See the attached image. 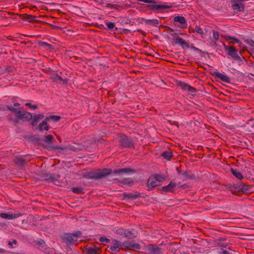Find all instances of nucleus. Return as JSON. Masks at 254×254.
<instances>
[{"label": "nucleus", "mask_w": 254, "mask_h": 254, "mask_svg": "<svg viewBox=\"0 0 254 254\" xmlns=\"http://www.w3.org/2000/svg\"><path fill=\"white\" fill-rule=\"evenodd\" d=\"M245 42H246L249 46L254 47V42L250 39H246L245 40Z\"/></svg>", "instance_id": "obj_47"}, {"label": "nucleus", "mask_w": 254, "mask_h": 254, "mask_svg": "<svg viewBox=\"0 0 254 254\" xmlns=\"http://www.w3.org/2000/svg\"><path fill=\"white\" fill-rule=\"evenodd\" d=\"M161 156L168 160H170L173 157V153L171 151L163 152Z\"/></svg>", "instance_id": "obj_27"}, {"label": "nucleus", "mask_w": 254, "mask_h": 254, "mask_svg": "<svg viewBox=\"0 0 254 254\" xmlns=\"http://www.w3.org/2000/svg\"><path fill=\"white\" fill-rule=\"evenodd\" d=\"M235 3L232 5L233 9L234 10H238L239 11H243L244 10V6L242 3Z\"/></svg>", "instance_id": "obj_21"}, {"label": "nucleus", "mask_w": 254, "mask_h": 254, "mask_svg": "<svg viewBox=\"0 0 254 254\" xmlns=\"http://www.w3.org/2000/svg\"><path fill=\"white\" fill-rule=\"evenodd\" d=\"M125 237L128 239H133L136 237V234L133 230L129 231L127 229Z\"/></svg>", "instance_id": "obj_23"}, {"label": "nucleus", "mask_w": 254, "mask_h": 254, "mask_svg": "<svg viewBox=\"0 0 254 254\" xmlns=\"http://www.w3.org/2000/svg\"><path fill=\"white\" fill-rule=\"evenodd\" d=\"M7 109L8 110H9V111L12 112L13 113H14L15 115H18V112L20 111L18 109H16V108H14V107L9 106H7Z\"/></svg>", "instance_id": "obj_34"}, {"label": "nucleus", "mask_w": 254, "mask_h": 254, "mask_svg": "<svg viewBox=\"0 0 254 254\" xmlns=\"http://www.w3.org/2000/svg\"><path fill=\"white\" fill-rule=\"evenodd\" d=\"M50 120H51V119L50 118V116H49L47 117L44 121H46V122H47V121H49Z\"/></svg>", "instance_id": "obj_58"}, {"label": "nucleus", "mask_w": 254, "mask_h": 254, "mask_svg": "<svg viewBox=\"0 0 254 254\" xmlns=\"http://www.w3.org/2000/svg\"><path fill=\"white\" fill-rule=\"evenodd\" d=\"M152 176L158 183L165 180V177L160 174H156Z\"/></svg>", "instance_id": "obj_30"}, {"label": "nucleus", "mask_w": 254, "mask_h": 254, "mask_svg": "<svg viewBox=\"0 0 254 254\" xmlns=\"http://www.w3.org/2000/svg\"><path fill=\"white\" fill-rule=\"evenodd\" d=\"M230 170L232 174L239 180H242L243 179V175L239 171H237V170L234 169L233 168H231Z\"/></svg>", "instance_id": "obj_22"}, {"label": "nucleus", "mask_w": 254, "mask_h": 254, "mask_svg": "<svg viewBox=\"0 0 254 254\" xmlns=\"http://www.w3.org/2000/svg\"><path fill=\"white\" fill-rule=\"evenodd\" d=\"M107 249L108 251L112 252L118 251L120 250L123 251V243H122L117 240H113L112 243L108 246Z\"/></svg>", "instance_id": "obj_6"}, {"label": "nucleus", "mask_w": 254, "mask_h": 254, "mask_svg": "<svg viewBox=\"0 0 254 254\" xmlns=\"http://www.w3.org/2000/svg\"><path fill=\"white\" fill-rule=\"evenodd\" d=\"M219 254H230L229 252L226 250H222L221 251L219 252Z\"/></svg>", "instance_id": "obj_54"}, {"label": "nucleus", "mask_w": 254, "mask_h": 254, "mask_svg": "<svg viewBox=\"0 0 254 254\" xmlns=\"http://www.w3.org/2000/svg\"><path fill=\"white\" fill-rule=\"evenodd\" d=\"M222 36H224V37L226 40H229L230 42L232 44L237 43L239 44V46H241V42H240V41L236 38L227 35H222Z\"/></svg>", "instance_id": "obj_20"}, {"label": "nucleus", "mask_w": 254, "mask_h": 254, "mask_svg": "<svg viewBox=\"0 0 254 254\" xmlns=\"http://www.w3.org/2000/svg\"><path fill=\"white\" fill-rule=\"evenodd\" d=\"M35 47L38 46V47H44V46H49V47H53V45H51L50 44L43 42H39L38 43L37 45H35Z\"/></svg>", "instance_id": "obj_39"}, {"label": "nucleus", "mask_w": 254, "mask_h": 254, "mask_svg": "<svg viewBox=\"0 0 254 254\" xmlns=\"http://www.w3.org/2000/svg\"><path fill=\"white\" fill-rule=\"evenodd\" d=\"M145 21L147 24H151L155 26H157L159 24V21L157 19H145Z\"/></svg>", "instance_id": "obj_28"}, {"label": "nucleus", "mask_w": 254, "mask_h": 254, "mask_svg": "<svg viewBox=\"0 0 254 254\" xmlns=\"http://www.w3.org/2000/svg\"><path fill=\"white\" fill-rule=\"evenodd\" d=\"M123 195L125 200H134L140 197L141 196L140 193L137 191L130 193L124 192Z\"/></svg>", "instance_id": "obj_13"}, {"label": "nucleus", "mask_w": 254, "mask_h": 254, "mask_svg": "<svg viewBox=\"0 0 254 254\" xmlns=\"http://www.w3.org/2000/svg\"><path fill=\"white\" fill-rule=\"evenodd\" d=\"M194 49L196 50L197 52H198L201 54V55L202 57H204V58H206V56H207L208 57H209V54L208 53H207L206 52H203V51H202V50H200L198 48Z\"/></svg>", "instance_id": "obj_40"}, {"label": "nucleus", "mask_w": 254, "mask_h": 254, "mask_svg": "<svg viewBox=\"0 0 254 254\" xmlns=\"http://www.w3.org/2000/svg\"><path fill=\"white\" fill-rule=\"evenodd\" d=\"M19 120V119H18L17 118H16V119H15L13 120V122L15 123V124H17V123H18V120Z\"/></svg>", "instance_id": "obj_57"}, {"label": "nucleus", "mask_w": 254, "mask_h": 254, "mask_svg": "<svg viewBox=\"0 0 254 254\" xmlns=\"http://www.w3.org/2000/svg\"><path fill=\"white\" fill-rule=\"evenodd\" d=\"M50 118L54 122H58L59 120H60L61 117L59 116L52 115L50 116Z\"/></svg>", "instance_id": "obj_46"}, {"label": "nucleus", "mask_w": 254, "mask_h": 254, "mask_svg": "<svg viewBox=\"0 0 254 254\" xmlns=\"http://www.w3.org/2000/svg\"><path fill=\"white\" fill-rule=\"evenodd\" d=\"M4 252H5V250L0 248V253H4Z\"/></svg>", "instance_id": "obj_61"}, {"label": "nucleus", "mask_w": 254, "mask_h": 254, "mask_svg": "<svg viewBox=\"0 0 254 254\" xmlns=\"http://www.w3.org/2000/svg\"><path fill=\"white\" fill-rule=\"evenodd\" d=\"M213 38L212 39V41L214 42L215 46H219L217 42L218 41L219 38V33L215 31H213Z\"/></svg>", "instance_id": "obj_24"}, {"label": "nucleus", "mask_w": 254, "mask_h": 254, "mask_svg": "<svg viewBox=\"0 0 254 254\" xmlns=\"http://www.w3.org/2000/svg\"><path fill=\"white\" fill-rule=\"evenodd\" d=\"M47 125V122L46 121H43L42 123L39 124L38 126V128L40 131L43 130V128L44 127V125Z\"/></svg>", "instance_id": "obj_42"}, {"label": "nucleus", "mask_w": 254, "mask_h": 254, "mask_svg": "<svg viewBox=\"0 0 254 254\" xmlns=\"http://www.w3.org/2000/svg\"><path fill=\"white\" fill-rule=\"evenodd\" d=\"M137 0L139 1H143V2H144L146 3H154V2H155L154 0Z\"/></svg>", "instance_id": "obj_53"}, {"label": "nucleus", "mask_w": 254, "mask_h": 254, "mask_svg": "<svg viewBox=\"0 0 254 254\" xmlns=\"http://www.w3.org/2000/svg\"><path fill=\"white\" fill-rule=\"evenodd\" d=\"M74 236L70 233L65 234L62 237L63 243L67 245H71L76 242Z\"/></svg>", "instance_id": "obj_10"}, {"label": "nucleus", "mask_w": 254, "mask_h": 254, "mask_svg": "<svg viewBox=\"0 0 254 254\" xmlns=\"http://www.w3.org/2000/svg\"><path fill=\"white\" fill-rule=\"evenodd\" d=\"M49 129V127L47 126V124L46 125H44V127L43 128V130H47L48 131Z\"/></svg>", "instance_id": "obj_55"}, {"label": "nucleus", "mask_w": 254, "mask_h": 254, "mask_svg": "<svg viewBox=\"0 0 254 254\" xmlns=\"http://www.w3.org/2000/svg\"><path fill=\"white\" fill-rule=\"evenodd\" d=\"M149 8L151 10H160V9H168L171 7L170 6L168 5H165L163 4H152V5H149L148 6Z\"/></svg>", "instance_id": "obj_18"}, {"label": "nucleus", "mask_w": 254, "mask_h": 254, "mask_svg": "<svg viewBox=\"0 0 254 254\" xmlns=\"http://www.w3.org/2000/svg\"><path fill=\"white\" fill-rule=\"evenodd\" d=\"M135 171L130 168H122L119 169H116L113 171V173L115 174H120L121 173H134Z\"/></svg>", "instance_id": "obj_17"}, {"label": "nucleus", "mask_w": 254, "mask_h": 254, "mask_svg": "<svg viewBox=\"0 0 254 254\" xmlns=\"http://www.w3.org/2000/svg\"><path fill=\"white\" fill-rule=\"evenodd\" d=\"M118 136V142L121 148H134V142L131 138L123 133H120Z\"/></svg>", "instance_id": "obj_3"}, {"label": "nucleus", "mask_w": 254, "mask_h": 254, "mask_svg": "<svg viewBox=\"0 0 254 254\" xmlns=\"http://www.w3.org/2000/svg\"><path fill=\"white\" fill-rule=\"evenodd\" d=\"M174 21L175 22H178L181 25L179 26L181 28H186L187 27V21L185 18L183 16H177L174 18Z\"/></svg>", "instance_id": "obj_15"}, {"label": "nucleus", "mask_w": 254, "mask_h": 254, "mask_svg": "<svg viewBox=\"0 0 254 254\" xmlns=\"http://www.w3.org/2000/svg\"><path fill=\"white\" fill-rule=\"evenodd\" d=\"M36 17L34 16L30 15H25L23 17V19L25 20L28 21L29 22L34 21L35 20Z\"/></svg>", "instance_id": "obj_33"}, {"label": "nucleus", "mask_w": 254, "mask_h": 254, "mask_svg": "<svg viewBox=\"0 0 254 254\" xmlns=\"http://www.w3.org/2000/svg\"><path fill=\"white\" fill-rule=\"evenodd\" d=\"M13 105L15 107H18L20 106V104H19L18 103H14Z\"/></svg>", "instance_id": "obj_59"}, {"label": "nucleus", "mask_w": 254, "mask_h": 254, "mask_svg": "<svg viewBox=\"0 0 254 254\" xmlns=\"http://www.w3.org/2000/svg\"><path fill=\"white\" fill-rule=\"evenodd\" d=\"M11 242L12 243V244H16L17 241L15 239H14V240H13L12 242Z\"/></svg>", "instance_id": "obj_62"}, {"label": "nucleus", "mask_w": 254, "mask_h": 254, "mask_svg": "<svg viewBox=\"0 0 254 254\" xmlns=\"http://www.w3.org/2000/svg\"><path fill=\"white\" fill-rule=\"evenodd\" d=\"M106 25L109 29H112L115 26V23L112 22H106Z\"/></svg>", "instance_id": "obj_48"}, {"label": "nucleus", "mask_w": 254, "mask_h": 254, "mask_svg": "<svg viewBox=\"0 0 254 254\" xmlns=\"http://www.w3.org/2000/svg\"><path fill=\"white\" fill-rule=\"evenodd\" d=\"M213 75L215 76L216 78L220 79L222 81L225 83H230L231 82L230 78L228 76L221 73L215 72Z\"/></svg>", "instance_id": "obj_14"}, {"label": "nucleus", "mask_w": 254, "mask_h": 254, "mask_svg": "<svg viewBox=\"0 0 254 254\" xmlns=\"http://www.w3.org/2000/svg\"><path fill=\"white\" fill-rule=\"evenodd\" d=\"M181 174L185 177L186 179H190L192 177V176L190 174L189 172L187 171L183 172Z\"/></svg>", "instance_id": "obj_43"}, {"label": "nucleus", "mask_w": 254, "mask_h": 254, "mask_svg": "<svg viewBox=\"0 0 254 254\" xmlns=\"http://www.w3.org/2000/svg\"><path fill=\"white\" fill-rule=\"evenodd\" d=\"M112 173V169L104 168L98 169L95 171L86 172L83 175V177L89 179L99 180L109 175Z\"/></svg>", "instance_id": "obj_1"}, {"label": "nucleus", "mask_w": 254, "mask_h": 254, "mask_svg": "<svg viewBox=\"0 0 254 254\" xmlns=\"http://www.w3.org/2000/svg\"><path fill=\"white\" fill-rule=\"evenodd\" d=\"M178 85L180 86L182 89L186 91H187L188 89H189V87L190 86L189 85L182 81H179L178 84Z\"/></svg>", "instance_id": "obj_29"}, {"label": "nucleus", "mask_w": 254, "mask_h": 254, "mask_svg": "<svg viewBox=\"0 0 254 254\" xmlns=\"http://www.w3.org/2000/svg\"><path fill=\"white\" fill-rule=\"evenodd\" d=\"M0 217L1 218H4V219H12L16 217L15 214H8V213H0Z\"/></svg>", "instance_id": "obj_26"}, {"label": "nucleus", "mask_w": 254, "mask_h": 254, "mask_svg": "<svg viewBox=\"0 0 254 254\" xmlns=\"http://www.w3.org/2000/svg\"><path fill=\"white\" fill-rule=\"evenodd\" d=\"M155 55H152V54H148V55H150V56H152L153 57H156L157 55H158V54H157V53H155Z\"/></svg>", "instance_id": "obj_60"}, {"label": "nucleus", "mask_w": 254, "mask_h": 254, "mask_svg": "<svg viewBox=\"0 0 254 254\" xmlns=\"http://www.w3.org/2000/svg\"><path fill=\"white\" fill-rule=\"evenodd\" d=\"M45 179L46 180L51 181V182H54L56 179L55 178L51 175L49 174H46L45 175Z\"/></svg>", "instance_id": "obj_38"}, {"label": "nucleus", "mask_w": 254, "mask_h": 254, "mask_svg": "<svg viewBox=\"0 0 254 254\" xmlns=\"http://www.w3.org/2000/svg\"><path fill=\"white\" fill-rule=\"evenodd\" d=\"M227 48H233V47L232 46H229L227 47Z\"/></svg>", "instance_id": "obj_64"}, {"label": "nucleus", "mask_w": 254, "mask_h": 254, "mask_svg": "<svg viewBox=\"0 0 254 254\" xmlns=\"http://www.w3.org/2000/svg\"><path fill=\"white\" fill-rule=\"evenodd\" d=\"M30 160V155L17 156L13 160L14 163L18 166H23Z\"/></svg>", "instance_id": "obj_4"}, {"label": "nucleus", "mask_w": 254, "mask_h": 254, "mask_svg": "<svg viewBox=\"0 0 254 254\" xmlns=\"http://www.w3.org/2000/svg\"><path fill=\"white\" fill-rule=\"evenodd\" d=\"M35 243L36 245L41 246L42 248H43L45 246V242L42 239H39L35 241Z\"/></svg>", "instance_id": "obj_36"}, {"label": "nucleus", "mask_w": 254, "mask_h": 254, "mask_svg": "<svg viewBox=\"0 0 254 254\" xmlns=\"http://www.w3.org/2000/svg\"><path fill=\"white\" fill-rule=\"evenodd\" d=\"M176 184L172 181L166 186L161 188V190L166 192H174L175 191Z\"/></svg>", "instance_id": "obj_12"}, {"label": "nucleus", "mask_w": 254, "mask_h": 254, "mask_svg": "<svg viewBox=\"0 0 254 254\" xmlns=\"http://www.w3.org/2000/svg\"><path fill=\"white\" fill-rule=\"evenodd\" d=\"M84 254H101V250L100 248L95 246H86L83 250Z\"/></svg>", "instance_id": "obj_7"}, {"label": "nucleus", "mask_w": 254, "mask_h": 254, "mask_svg": "<svg viewBox=\"0 0 254 254\" xmlns=\"http://www.w3.org/2000/svg\"><path fill=\"white\" fill-rule=\"evenodd\" d=\"M8 120H9V121H12V120H13V119H12V118H8Z\"/></svg>", "instance_id": "obj_63"}, {"label": "nucleus", "mask_w": 254, "mask_h": 254, "mask_svg": "<svg viewBox=\"0 0 254 254\" xmlns=\"http://www.w3.org/2000/svg\"><path fill=\"white\" fill-rule=\"evenodd\" d=\"M25 106H28V107L32 109H34V110L38 108L37 105H33L30 103H26Z\"/></svg>", "instance_id": "obj_49"}, {"label": "nucleus", "mask_w": 254, "mask_h": 254, "mask_svg": "<svg viewBox=\"0 0 254 254\" xmlns=\"http://www.w3.org/2000/svg\"><path fill=\"white\" fill-rule=\"evenodd\" d=\"M147 249L150 254H163V250L156 245L149 244Z\"/></svg>", "instance_id": "obj_9"}, {"label": "nucleus", "mask_w": 254, "mask_h": 254, "mask_svg": "<svg viewBox=\"0 0 254 254\" xmlns=\"http://www.w3.org/2000/svg\"><path fill=\"white\" fill-rule=\"evenodd\" d=\"M53 139V136L51 135H46L44 138V139L43 140L45 142H47V143H50V142L52 140V139Z\"/></svg>", "instance_id": "obj_37"}, {"label": "nucleus", "mask_w": 254, "mask_h": 254, "mask_svg": "<svg viewBox=\"0 0 254 254\" xmlns=\"http://www.w3.org/2000/svg\"><path fill=\"white\" fill-rule=\"evenodd\" d=\"M187 91L189 92V93L193 95L195 93L196 90L195 88L191 87L190 85L189 89H188Z\"/></svg>", "instance_id": "obj_44"}, {"label": "nucleus", "mask_w": 254, "mask_h": 254, "mask_svg": "<svg viewBox=\"0 0 254 254\" xmlns=\"http://www.w3.org/2000/svg\"><path fill=\"white\" fill-rule=\"evenodd\" d=\"M73 236H74V238H75V240L76 241H77V238L80 237L82 235V233L80 231H77L74 233L71 234Z\"/></svg>", "instance_id": "obj_41"}, {"label": "nucleus", "mask_w": 254, "mask_h": 254, "mask_svg": "<svg viewBox=\"0 0 254 254\" xmlns=\"http://www.w3.org/2000/svg\"><path fill=\"white\" fill-rule=\"evenodd\" d=\"M71 190L73 192L77 194H80L83 191L82 188L80 187H73L71 188Z\"/></svg>", "instance_id": "obj_32"}, {"label": "nucleus", "mask_w": 254, "mask_h": 254, "mask_svg": "<svg viewBox=\"0 0 254 254\" xmlns=\"http://www.w3.org/2000/svg\"><path fill=\"white\" fill-rule=\"evenodd\" d=\"M54 79H55V80L56 81H58V80H59V81H63V83H64V84H66V83H67V80L66 78H65V79H63V78H62V77L61 76L58 75H56L55 76V78H54Z\"/></svg>", "instance_id": "obj_35"}, {"label": "nucleus", "mask_w": 254, "mask_h": 254, "mask_svg": "<svg viewBox=\"0 0 254 254\" xmlns=\"http://www.w3.org/2000/svg\"><path fill=\"white\" fill-rule=\"evenodd\" d=\"M141 246L137 243H133L128 241H126L123 242V251H136L140 250Z\"/></svg>", "instance_id": "obj_5"}, {"label": "nucleus", "mask_w": 254, "mask_h": 254, "mask_svg": "<svg viewBox=\"0 0 254 254\" xmlns=\"http://www.w3.org/2000/svg\"><path fill=\"white\" fill-rule=\"evenodd\" d=\"M147 185L149 189H152L155 187L159 186L160 184L152 176L148 180Z\"/></svg>", "instance_id": "obj_16"}, {"label": "nucleus", "mask_w": 254, "mask_h": 254, "mask_svg": "<svg viewBox=\"0 0 254 254\" xmlns=\"http://www.w3.org/2000/svg\"><path fill=\"white\" fill-rule=\"evenodd\" d=\"M99 241L101 242L106 243H109L110 242V240L109 239H107V238H106L105 237H101L99 238Z\"/></svg>", "instance_id": "obj_45"}, {"label": "nucleus", "mask_w": 254, "mask_h": 254, "mask_svg": "<svg viewBox=\"0 0 254 254\" xmlns=\"http://www.w3.org/2000/svg\"><path fill=\"white\" fill-rule=\"evenodd\" d=\"M15 117L23 122H28L32 119V115L26 111L22 112L20 111L18 112V115H15Z\"/></svg>", "instance_id": "obj_8"}, {"label": "nucleus", "mask_w": 254, "mask_h": 254, "mask_svg": "<svg viewBox=\"0 0 254 254\" xmlns=\"http://www.w3.org/2000/svg\"><path fill=\"white\" fill-rule=\"evenodd\" d=\"M50 147L52 150L59 149V150H64L65 149V148L64 147H61V146H50Z\"/></svg>", "instance_id": "obj_51"}, {"label": "nucleus", "mask_w": 254, "mask_h": 254, "mask_svg": "<svg viewBox=\"0 0 254 254\" xmlns=\"http://www.w3.org/2000/svg\"><path fill=\"white\" fill-rule=\"evenodd\" d=\"M195 30L196 32H197L198 33H199L200 34H204V32H203V31L202 29H201V28H200L198 26H196L195 27Z\"/></svg>", "instance_id": "obj_50"}, {"label": "nucleus", "mask_w": 254, "mask_h": 254, "mask_svg": "<svg viewBox=\"0 0 254 254\" xmlns=\"http://www.w3.org/2000/svg\"><path fill=\"white\" fill-rule=\"evenodd\" d=\"M248 49H241L238 51L237 49H226L227 51L228 58L232 59L234 61L242 62V59L245 58L242 54L243 52L247 50Z\"/></svg>", "instance_id": "obj_2"}, {"label": "nucleus", "mask_w": 254, "mask_h": 254, "mask_svg": "<svg viewBox=\"0 0 254 254\" xmlns=\"http://www.w3.org/2000/svg\"><path fill=\"white\" fill-rule=\"evenodd\" d=\"M119 182L122 184L127 185L129 186H131L134 184V181L130 180L128 179L125 178L119 181Z\"/></svg>", "instance_id": "obj_25"}, {"label": "nucleus", "mask_w": 254, "mask_h": 254, "mask_svg": "<svg viewBox=\"0 0 254 254\" xmlns=\"http://www.w3.org/2000/svg\"><path fill=\"white\" fill-rule=\"evenodd\" d=\"M126 232H127V229L122 228H119L116 230L117 234L124 237H125L126 235Z\"/></svg>", "instance_id": "obj_31"}, {"label": "nucleus", "mask_w": 254, "mask_h": 254, "mask_svg": "<svg viewBox=\"0 0 254 254\" xmlns=\"http://www.w3.org/2000/svg\"><path fill=\"white\" fill-rule=\"evenodd\" d=\"M44 118V116L41 114L35 115L33 117H32V121L31 125L32 126L35 127L37 125L38 122Z\"/></svg>", "instance_id": "obj_19"}, {"label": "nucleus", "mask_w": 254, "mask_h": 254, "mask_svg": "<svg viewBox=\"0 0 254 254\" xmlns=\"http://www.w3.org/2000/svg\"><path fill=\"white\" fill-rule=\"evenodd\" d=\"M12 243L10 241H9L8 243V245L9 246V247L10 248H13V246H12Z\"/></svg>", "instance_id": "obj_56"}, {"label": "nucleus", "mask_w": 254, "mask_h": 254, "mask_svg": "<svg viewBox=\"0 0 254 254\" xmlns=\"http://www.w3.org/2000/svg\"><path fill=\"white\" fill-rule=\"evenodd\" d=\"M172 42L178 44L183 48H188L189 47V44L179 36H175L174 38H173Z\"/></svg>", "instance_id": "obj_11"}, {"label": "nucleus", "mask_w": 254, "mask_h": 254, "mask_svg": "<svg viewBox=\"0 0 254 254\" xmlns=\"http://www.w3.org/2000/svg\"><path fill=\"white\" fill-rule=\"evenodd\" d=\"M250 189V186L246 185H243L242 190L244 191L249 190Z\"/></svg>", "instance_id": "obj_52"}]
</instances>
